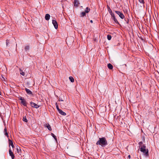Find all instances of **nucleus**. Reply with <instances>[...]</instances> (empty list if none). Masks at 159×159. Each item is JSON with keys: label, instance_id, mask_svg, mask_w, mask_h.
<instances>
[{"label": "nucleus", "instance_id": "nucleus-1", "mask_svg": "<svg viewBox=\"0 0 159 159\" xmlns=\"http://www.w3.org/2000/svg\"><path fill=\"white\" fill-rule=\"evenodd\" d=\"M96 144L100 145L102 147H104L108 144L107 142L105 137L99 138V140L97 142Z\"/></svg>", "mask_w": 159, "mask_h": 159}, {"label": "nucleus", "instance_id": "nucleus-2", "mask_svg": "<svg viewBox=\"0 0 159 159\" xmlns=\"http://www.w3.org/2000/svg\"><path fill=\"white\" fill-rule=\"evenodd\" d=\"M146 146L144 144H143V145L141 146V148H140V150L141 152H143L146 156H148V149H146Z\"/></svg>", "mask_w": 159, "mask_h": 159}, {"label": "nucleus", "instance_id": "nucleus-3", "mask_svg": "<svg viewBox=\"0 0 159 159\" xmlns=\"http://www.w3.org/2000/svg\"><path fill=\"white\" fill-rule=\"evenodd\" d=\"M115 12L119 15L121 19H123L125 18V16L121 12L119 11H115Z\"/></svg>", "mask_w": 159, "mask_h": 159}, {"label": "nucleus", "instance_id": "nucleus-4", "mask_svg": "<svg viewBox=\"0 0 159 159\" xmlns=\"http://www.w3.org/2000/svg\"><path fill=\"white\" fill-rule=\"evenodd\" d=\"M19 99L21 101V103L22 105L25 106H26V102L24 98H22V97H20L19 98Z\"/></svg>", "mask_w": 159, "mask_h": 159}, {"label": "nucleus", "instance_id": "nucleus-5", "mask_svg": "<svg viewBox=\"0 0 159 159\" xmlns=\"http://www.w3.org/2000/svg\"><path fill=\"white\" fill-rule=\"evenodd\" d=\"M30 104L31 106L32 107L37 108H39V105H38L37 104H36L34 102H30Z\"/></svg>", "mask_w": 159, "mask_h": 159}, {"label": "nucleus", "instance_id": "nucleus-6", "mask_svg": "<svg viewBox=\"0 0 159 159\" xmlns=\"http://www.w3.org/2000/svg\"><path fill=\"white\" fill-rule=\"evenodd\" d=\"M52 23L54 26L55 28L57 29L58 28V24L57 21L55 20H53Z\"/></svg>", "mask_w": 159, "mask_h": 159}, {"label": "nucleus", "instance_id": "nucleus-7", "mask_svg": "<svg viewBox=\"0 0 159 159\" xmlns=\"http://www.w3.org/2000/svg\"><path fill=\"white\" fill-rule=\"evenodd\" d=\"M3 93L4 95L6 93L7 95H11V90H5V91H3Z\"/></svg>", "mask_w": 159, "mask_h": 159}, {"label": "nucleus", "instance_id": "nucleus-8", "mask_svg": "<svg viewBox=\"0 0 159 159\" xmlns=\"http://www.w3.org/2000/svg\"><path fill=\"white\" fill-rule=\"evenodd\" d=\"M9 154H10V155L12 159H14V158L15 157V156L12 152L11 150L10 149L9 150Z\"/></svg>", "mask_w": 159, "mask_h": 159}, {"label": "nucleus", "instance_id": "nucleus-9", "mask_svg": "<svg viewBox=\"0 0 159 159\" xmlns=\"http://www.w3.org/2000/svg\"><path fill=\"white\" fill-rule=\"evenodd\" d=\"M59 113L63 116H66V114L65 112H63L62 111L61 109H59L58 111Z\"/></svg>", "mask_w": 159, "mask_h": 159}, {"label": "nucleus", "instance_id": "nucleus-10", "mask_svg": "<svg viewBox=\"0 0 159 159\" xmlns=\"http://www.w3.org/2000/svg\"><path fill=\"white\" fill-rule=\"evenodd\" d=\"M79 4V1L78 0H75L74 1V6H76V7L78 6V5Z\"/></svg>", "mask_w": 159, "mask_h": 159}, {"label": "nucleus", "instance_id": "nucleus-11", "mask_svg": "<svg viewBox=\"0 0 159 159\" xmlns=\"http://www.w3.org/2000/svg\"><path fill=\"white\" fill-rule=\"evenodd\" d=\"M50 15L48 14H47L45 16V19L46 20H48L50 19Z\"/></svg>", "mask_w": 159, "mask_h": 159}, {"label": "nucleus", "instance_id": "nucleus-12", "mask_svg": "<svg viewBox=\"0 0 159 159\" xmlns=\"http://www.w3.org/2000/svg\"><path fill=\"white\" fill-rule=\"evenodd\" d=\"M107 67L110 70H111L113 68V66L111 63H108L107 64Z\"/></svg>", "mask_w": 159, "mask_h": 159}, {"label": "nucleus", "instance_id": "nucleus-13", "mask_svg": "<svg viewBox=\"0 0 159 159\" xmlns=\"http://www.w3.org/2000/svg\"><path fill=\"white\" fill-rule=\"evenodd\" d=\"M27 93L29 95H32V92L30 90H25Z\"/></svg>", "mask_w": 159, "mask_h": 159}, {"label": "nucleus", "instance_id": "nucleus-14", "mask_svg": "<svg viewBox=\"0 0 159 159\" xmlns=\"http://www.w3.org/2000/svg\"><path fill=\"white\" fill-rule=\"evenodd\" d=\"M9 145H11L12 148H13L14 147V145L13 144V142L11 140H9Z\"/></svg>", "mask_w": 159, "mask_h": 159}, {"label": "nucleus", "instance_id": "nucleus-15", "mask_svg": "<svg viewBox=\"0 0 159 159\" xmlns=\"http://www.w3.org/2000/svg\"><path fill=\"white\" fill-rule=\"evenodd\" d=\"M90 11V9L88 7H87L86 8L85 10V12L86 13H88Z\"/></svg>", "mask_w": 159, "mask_h": 159}, {"label": "nucleus", "instance_id": "nucleus-16", "mask_svg": "<svg viewBox=\"0 0 159 159\" xmlns=\"http://www.w3.org/2000/svg\"><path fill=\"white\" fill-rule=\"evenodd\" d=\"M112 20H114L115 23L116 24H119L118 22V21L115 18V17H114V18H112Z\"/></svg>", "mask_w": 159, "mask_h": 159}, {"label": "nucleus", "instance_id": "nucleus-17", "mask_svg": "<svg viewBox=\"0 0 159 159\" xmlns=\"http://www.w3.org/2000/svg\"><path fill=\"white\" fill-rule=\"evenodd\" d=\"M86 12H82L80 13V16L81 17H83L84 16L86 15Z\"/></svg>", "mask_w": 159, "mask_h": 159}, {"label": "nucleus", "instance_id": "nucleus-18", "mask_svg": "<svg viewBox=\"0 0 159 159\" xmlns=\"http://www.w3.org/2000/svg\"><path fill=\"white\" fill-rule=\"evenodd\" d=\"M46 127L48 128V129L49 130H52V129L50 125L49 124H46Z\"/></svg>", "mask_w": 159, "mask_h": 159}, {"label": "nucleus", "instance_id": "nucleus-19", "mask_svg": "<svg viewBox=\"0 0 159 159\" xmlns=\"http://www.w3.org/2000/svg\"><path fill=\"white\" fill-rule=\"evenodd\" d=\"M20 74L21 75L23 76H24L25 75V73L22 70H21L20 69Z\"/></svg>", "mask_w": 159, "mask_h": 159}, {"label": "nucleus", "instance_id": "nucleus-20", "mask_svg": "<svg viewBox=\"0 0 159 159\" xmlns=\"http://www.w3.org/2000/svg\"><path fill=\"white\" fill-rule=\"evenodd\" d=\"M69 80L70 81L72 82H73L74 81V80L72 77L70 76L69 77Z\"/></svg>", "mask_w": 159, "mask_h": 159}, {"label": "nucleus", "instance_id": "nucleus-21", "mask_svg": "<svg viewBox=\"0 0 159 159\" xmlns=\"http://www.w3.org/2000/svg\"><path fill=\"white\" fill-rule=\"evenodd\" d=\"M6 46H9V44L10 43V41L9 40L7 39L6 41Z\"/></svg>", "mask_w": 159, "mask_h": 159}, {"label": "nucleus", "instance_id": "nucleus-22", "mask_svg": "<svg viewBox=\"0 0 159 159\" xmlns=\"http://www.w3.org/2000/svg\"><path fill=\"white\" fill-rule=\"evenodd\" d=\"M111 36L110 35V34L107 35V39L108 40H110L111 39Z\"/></svg>", "mask_w": 159, "mask_h": 159}, {"label": "nucleus", "instance_id": "nucleus-23", "mask_svg": "<svg viewBox=\"0 0 159 159\" xmlns=\"http://www.w3.org/2000/svg\"><path fill=\"white\" fill-rule=\"evenodd\" d=\"M23 120L24 121H25L26 122H27L28 121V120H27V119H26V117L25 116H24V117H23Z\"/></svg>", "mask_w": 159, "mask_h": 159}, {"label": "nucleus", "instance_id": "nucleus-24", "mask_svg": "<svg viewBox=\"0 0 159 159\" xmlns=\"http://www.w3.org/2000/svg\"><path fill=\"white\" fill-rule=\"evenodd\" d=\"M3 90H0V95L3 96V95L4 93H3Z\"/></svg>", "mask_w": 159, "mask_h": 159}, {"label": "nucleus", "instance_id": "nucleus-25", "mask_svg": "<svg viewBox=\"0 0 159 159\" xmlns=\"http://www.w3.org/2000/svg\"><path fill=\"white\" fill-rule=\"evenodd\" d=\"M139 2L142 4H144V0H139Z\"/></svg>", "mask_w": 159, "mask_h": 159}, {"label": "nucleus", "instance_id": "nucleus-26", "mask_svg": "<svg viewBox=\"0 0 159 159\" xmlns=\"http://www.w3.org/2000/svg\"><path fill=\"white\" fill-rule=\"evenodd\" d=\"M51 135L56 140H57V138L56 137V136L55 135H54V134H53V133H52Z\"/></svg>", "mask_w": 159, "mask_h": 159}, {"label": "nucleus", "instance_id": "nucleus-27", "mask_svg": "<svg viewBox=\"0 0 159 159\" xmlns=\"http://www.w3.org/2000/svg\"><path fill=\"white\" fill-rule=\"evenodd\" d=\"M29 46H25V49L26 50V51H27L28 50H29Z\"/></svg>", "mask_w": 159, "mask_h": 159}, {"label": "nucleus", "instance_id": "nucleus-28", "mask_svg": "<svg viewBox=\"0 0 159 159\" xmlns=\"http://www.w3.org/2000/svg\"><path fill=\"white\" fill-rule=\"evenodd\" d=\"M108 10L109 12V13H110V14H111V13H112V11L110 9V8L109 7H108Z\"/></svg>", "mask_w": 159, "mask_h": 159}, {"label": "nucleus", "instance_id": "nucleus-29", "mask_svg": "<svg viewBox=\"0 0 159 159\" xmlns=\"http://www.w3.org/2000/svg\"><path fill=\"white\" fill-rule=\"evenodd\" d=\"M139 146H140L141 147L143 145L142 142H139Z\"/></svg>", "mask_w": 159, "mask_h": 159}, {"label": "nucleus", "instance_id": "nucleus-30", "mask_svg": "<svg viewBox=\"0 0 159 159\" xmlns=\"http://www.w3.org/2000/svg\"><path fill=\"white\" fill-rule=\"evenodd\" d=\"M110 14L111 15V16L112 17V18H114V17H115L114 14L112 13H111Z\"/></svg>", "mask_w": 159, "mask_h": 159}, {"label": "nucleus", "instance_id": "nucleus-31", "mask_svg": "<svg viewBox=\"0 0 159 159\" xmlns=\"http://www.w3.org/2000/svg\"><path fill=\"white\" fill-rule=\"evenodd\" d=\"M5 135L7 137H8V135L7 132H6L5 133Z\"/></svg>", "mask_w": 159, "mask_h": 159}, {"label": "nucleus", "instance_id": "nucleus-32", "mask_svg": "<svg viewBox=\"0 0 159 159\" xmlns=\"http://www.w3.org/2000/svg\"><path fill=\"white\" fill-rule=\"evenodd\" d=\"M19 147H17V148H16V149H17V152L19 153Z\"/></svg>", "mask_w": 159, "mask_h": 159}, {"label": "nucleus", "instance_id": "nucleus-33", "mask_svg": "<svg viewBox=\"0 0 159 159\" xmlns=\"http://www.w3.org/2000/svg\"><path fill=\"white\" fill-rule=\"evenodd\" d=\"M56 108H57V110L58 111H59V109H60L59 108V107H58V105L56 106Z\"/></svg>", "mask_w": 159, "mask_h": 159}, {"label": "nucleus", "instance_id": "nucleus-34", "mask_svg": "<svg viewBox=\"0 0 159 159\" xmlns=\"http://www.w3.org/2000/svg\"><path fill=\"white\" fill-rule=\"evenodd\" d=\"M4 132L5 133L6 132H7V129L6 128H5L4 129Z\"/></svg>", "mask_w": 159, "mask_h": 159}, {"label": "nucleus", "instance_id": "nucleus-35", "mask_svg": "<svg viewBox=\"0 0 159 159\" xmlns=\"http://www.w3.org/2000/svg\"><path fill=\"white\" fill-rule=\"evenodd\" d=\"M90 22L91 23H93V21L92 20H91L90 21Z\"/></svg>", "mask_w": 159, "mask_h": 159}, {"label": "nucleus", "instance_id": "nucleus-36", "mask_svg": "<svg viewBox=\"0 0 159 159\" xmlns=\"http://www.w3.org/2000/svg\"><path fill=\"white\" fill-rule=\"evenodd\" d=\"M128 157L129 158H130V155H129L128 156Z\"/></svg>", "mask_w": 159, "mask_h": 159}, {"label": "nucleus", "instance_id": "nucleus-37", "mask_svg": "<svg viewBox=\"0 0 159 159\" xmlns=\"http://www.w3.org/2000/svg\"><path fill=\"white\" fill-rule=\"evenodd\" d=\"M59 101H63V100H61H61L59 99Z\"/></svg>", "mask_w": 159, "mask_h": 159}, {"label": "nucleus", "instance_id": "nucleus-38", "mask_svg": "<svg viewBox=\"0 0 159 159\" xmlns=\"http://www.w3.org/2000/svg\"><path fill=\"white\" fill-rule=\"evenodd\" d=\"M26 89V90H27V89Z\"/></svg>", "mask_w": 159, "mask_h": 159}]
</instances>
